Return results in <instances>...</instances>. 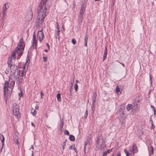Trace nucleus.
<instances>
[{"label":"nucleus","mask_w":156,"mask_h":156,"mask_svg":"<svg viewBox=\"0 0 156 156\" xmlns=\"http://www.w3.org/2000/svg\"><path fill=\"white\" fill-rule=\"evenodd\" d=\"M48 0H42L37 8L36 22L38 26H41L42 22L48 14L47 9L46 5Z\"/></svg>","instance_id":"1"},{"label":"nucleus","mask_w":156,"mask_h":156,"mask_svg":"<svg viewBox=\"0 0 156 156\" xmlns=\"http://www.w3.org/2000/svg\"><path fill=\"white\" fill-rule=\"evenodd\" d=\"M15 80L14 79H10L9 78V81H5L4 86V93L5 95L6 94V90H7L8 95H11V93L13 90L15 84Z\"/></svg>","instance_id":"2"},{"label":"nucleus","mask_w":156,"mask_h":156,"mask_svg":"<svg viewBox=\"0 0 156 156\" xmlns=\"http://www.w3.org/2000/svg\"><path fill=\"white\" fill-rule=\"evenodd\" d=\"M24 43L23 39L22 38L20 39L19 42L15 49V51L19 56H21L23 53V51L24 49Z\"/></svg>","instance_id":"3"},{"label":"nucleus","mask_w":156,"mask_h":156,"mask_svg":"<svg viewBox=\"0 0 156 156\" xmlns=\"http://www.w3.org/2000/svg\"><path fill=\"white\" fill-rule=\"evenodd\" d=\"M19 106L16 104H14L13 105V114L19 118L20 117V114L19 111Z\"/></svg>","instance_id":"4"},{"label":"nucleus","mask_w":156,"mask_h":156,"mask_svg":"<svg viewBox=\"0 0 156 156\" xmlns=\"http://www.w3.org/2000/svg\"><path fill=\"white\" fill-rule=\"evenodd\" d=\"M139 100H136L133 103V109L136 111L139 110Z\"/></svg>","instance_id":"5"},{"label":"nucleus","mask_w":156,"mask_h":156,"mask_svg":"<svg viewBox=\"0 0 156 156\" xmlns=\"http://www.w3.org/2000/svg\"><path fill=\"white\" fill-rule=\"evenodd\" d=\"M33 48L34 49H36L37 48V41L36 40V35L35 32H34L33 33Z\"/></svg>","instance_id":"6"},{"label":"nucleus","mask_w":156,"mask_h":156,"mask_svg":"<svg viewBox=\"0 0 156 156\" xmlns=\"http://www.w3.org/2000/svg\"><path fill=\"white\" fill-rule=\"evenodd\" d=\"M37 36V37L39 39V41L41 42L44 37V34L43 31V30H41L38 32Z\"/></svg>","instance_id":"7"},{"label":"nucleus","mask_w":156,"mask_h":156,"mask_svg":"<svg viewBox=\"0 0 156 156\" xmlns=\"http://www.w3.org/2000/svg\"><path fill=\"white\" fill-rule=\"evenodd\" d=\"M84 11H85L80 10V12L78 16V21L79 22V23H81L82 22V21L83 20V15Z\"/></svg>","instance_id":"8"},{"label":"nucleus","mask_w":156,"mask_h":156,"mask_svg":"<svg viewBox=\"0 0 156 156\" xmlns=\"http://www.w3.org/2000/svg\"><path fill=\"white\" fill-rule=\"evenodd\" d=\"M9 68H10V71L11 72V73H15L16 70L17 69V66L14 64H13V66H10Z\"/></svg>","instance_id":"9"},{"label":"nucleus","mask_w":156,"mask_h":156,"mask_svg":"<svg viewBox=\"0 0 156 156\" xmlns=\"http://www.w3.org/2000/svg\"><path fill=\"white\" fill-rule=\"evenodd\" d=\"M132 151L133 154L137 152L138 151V148L136 144H134L133 145Z\"/></svg>","instance_id":"10"},{"label":"nucleus","mask_w":156,"mask_h":156,"mask_svg":"<svg viewBox=\"0 0 156 156\" xmlns=\"http://www.w3.org/2000/svg\"><path fill=\"white\" fill-rule=\"evenodd\" d=\"M23 77L21 76H19L17 78H16V82L18 84H20L22 82Z\"/></svg>","instance_id":"11"},{"label":"nucleus","mask_w":156,"mask_h":156,"mask_svg":"<svg viewBox=\"0 0 156 156\" xmlns=\"http://www.w3.org/2000/svg\"><path fill=\"white\" fill-rule=\"evenodd\" d=\"M9 4V2H7L5 4H4L2 7V11L7 12V9L9 8V7L8 5Z\"/></svg>","instance_id":"12"},{"label":"nucleus","mask_w":156,"mask_h":156,"mask_svg":"<svg viewBox=\"0 0 156 156\" xmlns=\"http://www.w3.org/2000/svg\"><path fill=\"white\" fill-rule=\"evenodd\" d=\"M7 64L8 67H9L10 66H11L13 65V62L12 61V57H10L8 58L7 62Z\"/></svg>","instance_id":"13"},{"label":"nucleus","mask_w":156,"mask_h":156,"mask_svg":"<svg viewBox=\"0 0 156 156\" xmlns=\"http://www.w3.org/2000/svg\"><path fill=\"white\" fill-rule=\"evenodd\" d=\"M107 54V47H106L105 48V50L104 51V53L103 56V62H104V61L105 59L106 58Z\"/></svg>","instance_id":"14"},{"label":"nucleus","mask_w":156,"mask_h":156,"mask_svg":"<svg viewBox=\"0 0 156 156\" xmlns=\"http://www.w3.org/2000/svg\"><path fill=\"white\" fill-rule=\"evenodd\" d=\"M0 139L1 140L2 142V147H3L4 145L5 139L3 136L2 134H0Z\"/></svg>","instance_id":"15"},{"label":"nucleus","mask_w":156,"mask_h":156,"mask_svg":"<svg viewBox=\"0 0 156 156\" xmlns=\"http://www.w3.org/2000/svg\"><path fill=\"white\" fill-rule=\"evenodd\" d=\"M88 37V35H87L86 33V36L84 37V43H85L84 45L86 47L87 46V42Z\"/></svg>","instance_id":"16"},{"label":"nucleus","mask_w":156,"mask_h":156,"mask_svg":"<svg viewBox=\"0 0 156 156\" xmlns=\"http://www.w3.org/2000/svg\"><path fill=\"white\" fill-rule=\"evenodd\" d=\"M15 73H10V76L9 77V78H10V79H14L16 80V79Z\"/></svg>","instance_id":"17"},{"label":"nucleus","mask_w":156,"mask_h":156,"mask_svg":"<svg viewBox=\"0 0 156 156\" xmlns=\"http://www.w3.org/2000/svg\"><path fill=\"white\" fill-rule=\"evenodd\" d=\"M86 7V5H85V4L84 3H83L81 5L80 10L85 11Z\"/></svg>","instance_id":"18"},{"label":"nucleus","mask_w":156,"mask_h":156,"mask_svg":"<svg viewBox=\"0 0 156 156\" xmlns=\"http://www.w3.org/2000/svg\"><path fill=\"white\" fill-rule=\"evenodd\" d=\"M126 109L128 111H129L130 110V109L132 108H133L132 105L131 104H129L126 106Z\"/></svg>","instance_id":"19"},{"label":"nucleus","mask_w":156,"mask_h":156,"mask_svg":"<svg viewBox=\"0 0 156 156\" xmlns=\"http://www.w3.org/2000/svg\"><path fill=\"white\" fill-rule=\"evenodd\" d=\"M16 54L15 50H14L12 53V56L14 58V60H15L16 59Z\"/></svg>","instance_id":"20"},{"label":"nucleus","mask_w":156,"mask_h":156,"mask_svg":"<svg viewBox=\"0 0 156 156\" xmlns=\"http://www.w3.org/2000/svg\"><path fill=\"white\" fill-rule=\"evenodd\" d=\"M69 138L70 140L71 141H74L75 140L74 136L72 135L69 136Z\"/></svg>","instance_id":"21"},{"label":"nucleus","mask_w":156,"mask_h":156,"mask_svg":"<svg viewBox=\"0 0 156 156\" xmlns=\"http://www.w3.org/2000/svg\"><path fill=\"white\" fill-rule=\"evenodd\" d=\"M61 94L59 93L57 94V99L58 101H61Z\"/></svg>","instance_id":"22"},{"label":"nucleus","mask_w":156,"mask_h":156,"mask_svg":"<svg viewBox=\"0 0 156 156\" xmlns=\"http://www.w3.org/2000/svg\"><path fill=\"white\" fill-rule=\"evenodd\" d=\"M58 30L57 32V35H56L55 37L56 38H57L58 39H59V38H60V36H59V32L60 31V30L59 29V28L58 27Z\"/></svg>","instance_id":"23"},{"label":"nucleus","mask_w":156,"mask_h":156,"mask_svg":"<svg viewBox=\"0 0 156 156\" xmlns=\"http://www.w3.org/2000/svg\"><path fill=\"white\" fill-rule=\"evenodd\" d=\"M58 30L57 32V35H56L55 37L56 38H57L58 39H59V38H60V36H59V32L60 31V30L59 29V28L58 27Z\"/></svg>","instance_id":"24"},{"label":"nucleus","mask_w":156,"mask_h":156,"mask_svg":"<svg viewBox=\"0 0 156 156\" xmlns=\"http://www.w3.org/2000/svg\"><path fill=\"white\" fill-rule=\"evenodd\" d=\"M73 83L71 82L69 84V89L71 93H72V89L73 87Z\"/></svg>","instance_id":"25"},{"label":"nucleus","mask_w":156,"mask_h":156,"mask_svg":"<svg viewBox=\"0 0 156 156\" xmlns=\"http://www.w3.org/2000/svg\"><path fill=\"white\" fill-rule=\"evenodd\" d=\"M88 142V140L87 139V140L86 141H85V145H84V152L85 153H86V151H85L86 147L87 146V145Z\"/></svg>","instance_id":"26"},{"label":"nucleus","mask_w":156,"mask_h":156,"mask_svg":"<svg viewBox=\"0 0 156 156\" xmlns=\"http://www.w3.org/2000/svg\"><path fill=\"white\" fill-rule=\"evenodd\" d=\"M31 111L32 114L34 115L36 114V111L35 110H34L33 108H32L31 109Z\"/></svg>","instance_id":"27"},{"label":"nucleus","mask_w":156,"mask_h":156,"mask_svg":"<svg viewBox=\"0 0 156 156\" xmlns=\"http://www.w3.org/2000/svg\"><path fill=\"white\" fill-rule=\"evenodd\" d=\"M91 107H92V109H91V112H92V113H93L94 112V109L95 108H94V103H92V104Z\"/></svg>","instance_id":"28"},{"label":"nucleus","mask_w":156,"mask_h":156,"mask_svg":"<svg viewBox=\"0 0 156 156\" xmlns=\"http://www.w3.org/2000/svg\"><path fill=\"white\" fill-rule=\"evenodd\" d=\"M66 140H65V141L63 142L62 143V148L63 150H64L65 149V147L66 145Z\"/></svg>","instance_id":"29"},{"label":"nucleus","mask_w":156,"mask_h":156,"mask_svg":"<svg viewBox=\"0 0 156 156\" xmlns=\"http://www.w3.org/2000/svg\"><path fill=\"white\" fill-rule=\"evenodd\" d=\"M96 139H97V141H96L97 143V144H99V143H100V137H99V136H97L96 138Z\"/></svg>","instance_id":"30"},{"label":"nucleus","mask_w":156,"mask_h":156,"mask_svg":"<svg viewBox=\"0 0 156 156\" xmlns=\"http://www.w3.org/2000/svg\"><path fill=\"white\" fill-rule=\"evenodd\" d=\"M124 152L126 154V156H129L130 154L126 149L124 150Z\"/></svg>","instance_id":"31"},{"label":"nucleus","mask_w":156,"mask_h":156,"mask_svg":"<svg viewBox=\"0 0 156 156\" xmlns=\"http://www.w3.org/2000/svg\"><path fill=\"white\" fill-rule=\"evenodd\" d=\"M116 92L118 93L119 92H120V88L118 86H117L116 88Z\"/></svg>","instance_id":"32"},{"label":"nucleus","mask_w":156,"mask_h":156,"mask_svg":"<svg viewBox=\"0 0 156 156\" xmlns=\"http://www.w3.org/2000/svg\"><path fill=\"white\" fill-rule=\"evenodd\" d=\"M74 88L76 91H77L78 88V86L77 84L75 85Z\"/></svg>","instance_id":"33"},{"label":"nucleus","mask_w":156,"mask_h":156,"mask_svg":"<svg viewBox=\"0 0 156 156\" xmlns=\"http://www.w3.org/2000/svg\"><path fill=\"white\" fill-rule=\"evenodd\" d=\"M96 99V97H92V103H95Z\"/></svg>","instance_id":"34"},{"label":"nucleus","mask_w":156,"mask_h":156,"mask_svg":"<svg viewBox=\"0 0 156 156\" xmlns=\"http://www.w3.org/2000/svg\"><path fill=\"white\" fill-rule=\"evenodd\" d=\"M87 114H88V111H87V109L86 110L85 113L84 114V115L85 118H86L87 117Z\"/></svg>","instance_id":"35"},{"label":"nucleus","mask_w":156,"mask_h":156,"mask_svg":"<svg viewBox=\"0 0 156 156\" xmlns=\"http://www.w3.org/2000/svg\"><path fill=\"white\" fill-rule=\"evenodd\" d=\"M14 142H15L16 144H17L19 146V142L18 140L17 139L14 140Z\"/></svg>","instance_id":"36"},{"label":"nucleus","mask_w":156,"mask_h":156,"mask_svg":"<svg viewBox=\"0 0 156 156\" xmlns=\"http://www.w3.org/2000/svg\"><path fill=\"white\" fill-rule=\"evenodd\" d=\"M151 107L153 109V110H154V114H155L156 112V111L154 107L152 105H151Z\"/></svg>","instance_id":"37"},{"label":"nucleus","mask_w":156,"mask_h":156,"mask_svg":"<svg viewBox=\"0 0 156 156\" xmlns=\"http://www.w3.org/2000/svg\"><path fill=\"white\" fill-rule=\"evenodd\" d=\"M21 75L22 76V77H23V76H25L26 75V72L25 71H23L22 73H21Z\"/></svg>","instance_id":"38"},{"label":"nucleus","mask_w":156,"mask_h":156,"mask_svg":"<svg viewBox=\"0 0 156 156\" xmlns=\"http://www.w3.org/2000/svg\"><path fill=\"white\" fill-rule=\"evenodd\" d=\"M151 154H153V151H154L153 147V146H151Z\"/></svg>","instance_id":"39"},{"label":"nucleus","mask_w":156,"mask_h":156,"mask_svg":"<svg viewBox=\"0 0 156 156\" xmlns=\"http://www.w3.org/2000/svg\"><path fill=\"white\" fill-rule=\"evenodd\" d=\"M43 60L44 62H46L47 60V58L46 57H43Z\"/></svg>","instance_id":"40"},{"label":"nucleus","mask_w":156,"mask_h":156,"mask_svg":"<svg viewBox=\"0 0 156 156\" xmlns=\"http://www.w3.org/2000/svg\"><path fill=\"white\" fill-rule=\"evenodd\" d=\"M64 133H65V134H66V135H69V132L67 130H66L65 131V132Z\"/></svg>","instance_id":"41"},{"label":"nucleus","mask_w":156,"mask_h":156,"mask_svg":"<svg viewBox=\"0 0 156 156\" xmlns=\"http://www.w3.org/2000/svg\"><path fill=\"white\" fill-rule=\"evenodd\" d=\"M2 15H3V17H5V16H6V12H5V11H2Z\"/></svg>","instance_id":"42"},{"label":"nucleus","mask_w":156,"mask_h":156,"mask_svg":"<svg viewBox=\"0 0 156 156\" xmlns=\"http://www.w3.org/2000/svg\"><path fill=\"white\" fill-rule=\"evenodd\" d=\"M61 123H62V125H60V127H59L60 129L61 130H62V129L63 122H61Z\"/></svg>","instance_id":"43"},{"label":"nucleus","mask_w":156,"mask_h":156,"mask_svg":"<svg viewBox=\"0 0 156 156\" xmlns=\"http://www.w3.org/2000/svg\"><path fill=\"white\" fill-rule=\"evenodd\" d=\"M112 148L107 150L106 151L107 153H109L112 151Z\"/></svg>","instance_id":"44"},{"label":"nucleus","mask_w":156,"mask_h":156,"mask_svg":"<svg viewBox=\"0 0 156 156\" xmlns=\"http://www.w3.org/2000/svg\"><path fill=\"white\" fill-rule=\"evenodd\" d=\"M72 43L74 44H76V41L75 39H73L72 40Z\"/></svg>","instance_id":"45"},{"label":"nucleus","mask_w":156,"mask_h":156,"mask_svg":"<svg viewBox=\"0 0 156 156\" xmlns=\"http://www.w3.org/2000/svg\"><path fill=\"white\" fill-rule=\"evenodd\" d=\"M75 145L74 144H73L72 145H71L70 147H69V149L70 150H71V149H73V147H74L75 146Z\"/></svg>","instance_id":"46"},{"label":"nucleus","mask_w":156,"mask_h":156,"mask_svg":"<svg viewBox=\"0 0 156 156\" xmlns=\"http://www.w3.org/2000/svg\"><path fill=\"white\" fill-rule=\"evenodd\" d=\"M107 152H106V151H105V152H104L103 153V156H107Z\"/></svg>","instance_id":"47"},{"label":"nucleus","mask_w":156,"mask_h":156,"mask_svg":"<svg viewBox=\"0 0 156 156\" xmlns=\"http://www.w3.org/2000/svg\"><path fill=\"white\" fill-rule=\"evenodd\" d=\"M97 96V94L96 91H95L93 95V97H96Z\"/></svg>","instance_id":"48"},{"label":"nucleus","mask_w":156,"mask_h":156,"mask_svg":"<svg viewBox=\"0 0 156 156\" xmlns=\"http://www.w3.org/2000/svg\"><path fill=\"white\" fill-rule=\"evenodd\" d=\"M5 72L6 74H8L9 73V69H6L5 71Z\"/></svg>","instance_id":"49"},{"label":"nucleus","mask_w":156,"mask_h":156,"mask_svg":"<svg viewBox=\"0 0 156 156\" xmlns=\"http://www.w3.org/2000/svg\"><path fill=\"white\" fill-rule=\"evenodd\" d=\"M151 128L152 129H154L155 128V126H154V125L153 124V122H152L151 123Z\"/></svg>","instance_id":"50"},{"label":"nucleus","mask_w":156,"mask_h":156,"mask_svg":"<svg viewBox=\"0 0 156 156\" xmlns=\"http://www.w3.org/2000/svg\"><path fill=\"white\" fill-rule=\"evenodd\" d=\"M73 150H74L75 151L76 153H77V150H76V147H75V146L74 147H73Z\"/></svg>","instance_id":"51"},{"label":"nucleus","mask_w":156,"mask_h":156,"mask_svg":"<svg viewBox=\"0 0 156 156\" xmlns=\"http://www.w3.org/2000/svg\"><path fill=\"white\" fill-rule=\"evenodd\" d=\"M112 6H114L115 4V1H113V0H112Z\"/></svg>","instance_id":"52"},{"label":"nucleus","mask_w":156,"mask_h":156,"mask_svg":"<svg viewBox=\"0 0 156 156\" xmlns=\"http://www.w3.org/2000/svg\"><path fill=\"white\" fill-rule=\"evenodd\" d=\"M30 11H31V13H30V14H31V18H32L33 17V13L31 9Z\"/></svg>","instance_id":"53"},{"label":"nucleus","mask_w":156,"mask_h":156,"mask_svg":"<svg viewBox=\"0 0 156 156\" xmlns=\"http://www.w3.org/2000/svg\"><path fill=\"white\" fill-rule=\"evenodd\" d=\"M117 156H121V154L120 152H119L117 153Z\"/></svg>","instance_id":"54"},{"label":"nucleus","mask_w":156,"mask_h":156,"mask_svg":"<svg viewBox=\"0 0 156 156\" xmlns=\"http://www.w3.org/2000/svg\"><path fill=\"white\" fill-rule=\"evenodd\" d=\"M31 125L32 126H34V127H35V125H34V123L33 122H32L31 123Z\"/></svg>","instance_id":"55"},{"label":"nucleus","mask_w":156,"mask_h":156,"mask_svg":"<svg viewBox=\"0 0 156 156\" xmlns=\"http://www.w3.org/2000/svg\"><path fill=\"white\" fill-rule=\"evenodd\" d=\"M47 46L48 47V49H49L50 48V46H49L48 43H47Z\"/></svg>","instance_id":"56"},{"label":"nucleus","mask_w":156,"mask_h":156,"mask_svg":"<svg viewBox=\"0 0 156 156\" xmlns=\"http://www.w3.org/2000/svg\"><path fill=\"white\" fill-rule=\"evenodd\" d=\"M41 96L44 95V94L43 93V92L41 91Z\"/></svg>","instance_id":"57"},{"label":"nucleus","mask_w":156,"mask_h":156,"mask_svg":"<svg viewBox=\"0 0 156 156\" xmlns=\"http://www.w3.org/2000/svg\"><path fill=\"white\" fill-rule=\"evenodd\" d=\"M150 122H151V123L152 122H153V120H152V118H151V117H150Z\"/></svg>","instance_id":"58"},{"label":"nucleus","mask_w":156,"mask_h":156,"mask_svg":"<svg viewBox=\"0 0 156 156\" xmlns=\"http://www.w3.org/2000/svg\"><path fill=\"white\" fill-rule=\"evenodd\" d=\"M62 29L63 30H65V28H64V25H62Z\"/></svg>","instance_id":"59"},{"label":"nucleus","mask_w":156,"mask_h":156,"mask_svg":"<svg viewBox=\"0 0 156 156\" xmlns=\"http://www.w3.org/2000/svg\"><path fill=\"white\" fill-rule=\"evenodd\" d=\"M79 82V80H76V84H77L78 82Z\"/></svg>","instance_id":"60"},{"label":"nucleus","mask_w":156,"mask_h":156,"mask_svg":"<svg viewBox=\"0 0 156 156\" xmlns=\"http://www.w3.org/2000/svg\"><path fill=\"white\" fill-rule=\"evenodd\" d=\"M31 148H32L33 149V151L34 150V148H33V145H32L31 146V148H30V149Z\"/></svg>","instance_id":"61"},{"label":"nucleus","mask_w":156,"mask_h":156,"mask_svg":"<svg viewBox=\"0 0 156 156\" xmlns=\"http://www.w3.org/2000/svg\"><path fill=\"white\" fill-rule=\"evenodd\" d=\"M44 51H45L46 52H47L48 51V50H47L46 49H45L44 50Z\"/></svg>","instance_id":"62"},{"label":"nucleus","mask_w":156,"mask_h":156,"mask_svg":"<svg viewBox=\"0 0 156 156\" xmlns=\"http://www.w3.org/2000/svg\"><path fill=\"white\" fill-rule=\"evenodd\" d=\"M32 154L31 156H34V154H33V151H32Z\"/></svg>","instance_id":"63"},{"label":"nucleus","mask_w":156,"mask_h":156,"mask_svg":"<svg viewBox=\"0 0 156 156\" xmlns=\"http://www.w3.org/2000/svg\"><path fill=\"white\" fill-rule=\"evenodd\" d=\"M38 106H36L35 107V108L36 109H38Z\"/></svg>","instance_id":"64"}]
</instances>
